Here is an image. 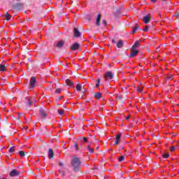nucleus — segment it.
<instances>
[{
	"instance_id": "nucleus-4",
	"label": "nucleus",
	"mask_w": 179,
	"mask_h": 179,
	"mask_svg": "<svg viewBox=\"0 0 179 179\" xmlns=\"http://www.w3.org/2000/svg\"><path fill=\"white\" fill-rule=\"evenodd\" d=\"M20 175V171L16 170V169H13L10 172V177H17V176Z\"/></svg>"
},
{
	"instance_id": "nucleus-21",
	"label": "nucleus",
	"mask_w": 179,
	"mask_h": 179,
	"mask_svg": "<svg viewBox=\"0 0 179 179\" xmlns=\"http://www.w3.org/2000/svg\"><path fill=\"white\" fill-rule=\"evenodd\" d=\"M76 89L78 92H80V90H82V85L77 84Z\"/></svg>"
},
{
	"instance_id": "nucleus-49",
	"label": "nucleus",
	"mask_w": 179,
	"mask_h": 179,
	"mask_svg": "<svg viewBox=\"0 0 179 179\" xmlns=\"http://www.w3.org/2000/svg\"><path fill=\"white\" fill-rule=\"evenodd\" d=\"M19 114V115H20V113H18Z\"/></svg>"
},
{
	"instance_id": "nucleus-17",
	"label": "nucleus",
	"mask_w": 179,
	"mask_h": 179,
	"mask_svg": "<svg viewBox=\"0 0 179 179\" xmlns=\"http://www.w3.org/2000/svg\"><path fill=\"white\" fill-rule=\"evenodd\" d=\"M6 71V66L0 64V72H5Z\"/></svg>"
},
{
	"instance_id": "nucleus-45",
	"label": "nucleus",
	"mask_w": 179,
	"mask_h": 179,
	"mask_svg": "<svg viewBox=\"0 0 179 179\" xmlns=\"http://www.w3.org/2000/svg\"><path fill=\"white\" fill-rule=\"evenodd\" d=\"M112 43H113V44H115V38L113 39Z\"/></svg>"
},
{
	"instance_id": "nucleus-40",
	"label": "nucleus",
	"mask_w": 179,
	"mask_h": 179,
	"mask_svg": "<svg viewBox=\"0 0 179 179\" xmlns=\"http://www.w3.org/2000/svg\"><path fill=\"white\" fill-rule=\"evenodd\" d=\"M167 80H170V79H173V76H169L166 78Z\"/></svg>"
},
{
	"instance_id": "nucleus-48",
	"label": "nucleus",
	"mask_w": 179,
	"mask_h": 179,
	"mask_svg": "<svg viewBox=\"0 0 179 179\" xmlns=\"http://www.w3.org/2000/svg\"><path fill=\"white\" fill-rule=\"evenodd\" d=\"M96 150H99V147H96Z\"/></svg>"
},
{
	"instance_id": "nucleus-34",
	"label": "nucleus",
	"mask_w": 179,
	"mask_h": 179,
	"mask_svg": "<svg viewBox=\"0 0 179 179\" xmlns=\"http://www.w3.org/2000/svg\"><path fill=\"white\" fill-rule=\"evenodd\" d=\"M62 90L61 88H57L55 90V93H61Z\"/></svg>"
},
{
	"instance_id": "nucleus-18",
	"label": "nucleus",
	"mask_w": 179,
	"mask_h": 179,
	"mask_svg": "<svg viewBox=\"0 0 179 179\" xmlns=\"http://www.w3.org/2000/svg\"><path fill=\"white\" fill-rule=\"evenodd\" d=\"M101 19V15L100 14L98 15L96 18V26H100V20Z\"/></svg>"
},
{
	"instance_id": "nucleus-8",
	"label": "nucleus",
	"mask_w": 179,
	"mask_h": 179,
	"mask_svg": "<svg viewBox=\"0 0 179 179\" xmlns=\"http://www.w3.org/2000/svg\"><path fill=\"white\" fill-rule=\"evenodd\" d=\"M64 44H65V40H62L58 41L57 43L55 45V47H56V48H62Z\"/></svg>"
},
{
	"instance_id": "nucleus-29",
	"label": "nucleus",
	"mask_w": 179,
	"mask_h": 179,
	"mask_svg": "<svg viewBox=\"0 0 179 179\" xmlns=\"http://www.w3.org/2000/svg\"><path fill=\"white\" fill-rule=\"evenodd\" d=\"M164 159H169L170 157V154L169 153H165L163 155Z\"/></svg>"
},
{
	"instance_id": "nucleus-11",
	"label": "nucleus",
	"mask_w": 179,
	"mask_h": 179,
	"mask_svg": "<svg viewBox=\"0 0 179 179\" xmlns=\"http://www.w3.org/2000/svg\"><path fill=\"white\" fill-rule=\"evenodd\" d=\"M120 139H121V133H119L115 140V145H118L120 143Z\"/></svg>"
},
{
	"instance_id": "nucleus-14",
	"label": "nucleus",
	"mask_w": 179,
	"mask_h": 179,
	"mask_svg": "<svg viewBox=\"0 0 179 179\" xmlns=\"http://www.w3.org/2000/svg\"><path fill=\"white\" fill-rule=\"evenodd\" d=\"M138 47H141V43H139V41H136L134 45L131 47V48H134V50H136V48H138Z\"/></svg>"
},
{
	"instance_id": "nucleus-37",
	"label": "nucleus",
	"mask_w": 179,
	"mask_h": 179,
	"mask_svg": "<svg viewBox=\"0 0 179 179\" xmlns=\"http://www.w3.org/2000/svg\"><path fill=\"white\" fill-rule=\"evenodd\" d=\"M175 16L177 17V19L179 20V12H177L175 13Z\"/></svg>"
},
{
	"instance_id": "nucleus-13",
	"label": "nucleus",
	"mask_w": 179,
	"mask_h": 179,
	"mask_svg": "<svg viewBox=\"0 0 179 179\" xmlns=\"http://www.w3.org/2000/svg\"><path fill=\"white\" fill-rule=\"evenodd\" d=\"M124 47V41L122 40H120L117 43V48H122Z\"/></svg>"
},
{
	"instance_id": "nucleus-2",
	"label": "nucleus",
	"mask_w": 179,
	"mask_h": 179,
	"mask_svg": "<svg viewBox=\"0 0 179 179\" xmlns=\"http://www.w3.org/2000/svg\"><path fill=\"white\" fill-rule=\"evenodd\" d=\"M39 114L42 118H47V115H48L47 110H45V109L43 108H39Z\"/></svg>"
},
{
	"instance_id": "nucleus-20",
	"label": "nucleus",
	"mask_w": 179,
	"mask_h": 179,
	"mask_svg": "<svg viewBox=\"0 0 179 179\" xmlns=\"http://www.w3.org/2000/svg\"><path fill=\"white\" fill-rule=\"evenodd\" d=\"M4 17H6V20H10V14L6 13L4 14Z\"/></svg>"
},
{
	"instance_id": "nucleus-25",
	"label": "nucleus",
	"mask_w": 179,
	"mask_h": 179,
	"mask_svg": "<svg viewBox=\"0 0 179 179\" xmlns=\"http://www.w3.org/2000/svg\"><path fill=\"white\" fill-rule=\"evenodd\" d=\"M87 148L90 153H94V149L90 148V145H87Z\"/></svg>"
},
{
	"instance_id": "nucleus-22",
	"label": "nucleus",
	"mask_w": 179,
	"mask_h": 179,
	"mask_svg": "<svg viewBox=\"0 0 179 179\" xmlns=\"http://www.w3.org/2000/svg\"><path fill=\"white\" fill-rule=\"evenodd\" d=\"M15 149H16V147H15V146L10 147L8 150L9 153H13V152H15Z\"/></svg>"
},
{
	"instance_id": "nucleus-35",
	"label": "nucleus",
	"mask_w": 179,
	"mask_h": 179,
	"mask_svg": "<svg viewBox=\"0 0 179 179\" xmlns=\"http://www.w3.org/2000/svg\"><path fill=\"white\" fill-rule=\"evenodd\" d=\"M83 140L84 141L85 143H87V141H89V138L87 137H83Z\"/></svg>"
},
{
	"instance_id": "nucleus-5",
	"label": "nucleus",
	"mask_w": 179,
	"mask_h": 179,
	"mask_svg": "<svg viewBox=\"0 0 179 179\" xmlns=\"http://www.w3.org/2000/svg\"><path fill=\"white\" fill-rule=\"evenodd\" d=\"M152 19V16L148 14V15H145L143 17V21L145 24H148V23H150V20Z\"/></svg>"
},
{
	"instance_id": "nucleus-31",
	"label": "nucleus",
	"mask_w": 179,
	"mask_h": 179,
	"mask_svg": "<svg viewBox=\"0 0 179 179\" xmlns=\"http://www.w3.org/2000/svg\"><path fill=\"white\" fill-rule=\"evenodd\" d=\"M95 86H96V87H99V86H100V78H98V79L96 80V84L95 85Z\"/></svg>"
},
{
	"instance_id": "nucleus-3",
	"label": "nucleus",
	"mask_w": 179,
	"mask_h": 179,
	"mask_svg": "<svg viewBox=\"0 0 179 179\" xmlns=\"http://www.w3.org/2000/svg\"><path fill=\"white\" fill-rule=\"evenodd\" d=\"M104 78L106 80H111L114 78V74L111 71H108L105 73Z\"/></svg>"
},
{
	"instance_id": "nucleus-41",
	"label": "nucleus",
	"mask_w": 179,
	"mask_h": 179,
	"mask_svg": "<svg viewBox=\"0 0 179 179\" xmlns=\"http://www.w3.org/2000/svg\"><path fill=\"white\" fill-rule=\"evenodd\" d=\"M16 120L17 121H18V122H20V117H17Z\"/></svg>"
},
{
	"instance_id": "nucleus-39",
	"label": "nucleus",
	"mask_w": 179,
	"mask_h": 179,
	"mask_svg": "<svg viewBox=\"0 0 179 179\" xmlns=\"http://www.w3.org/2000/svg\"><path fill=\"white\" fill-rule=\"evenodd\" d=\"M17 7L20 6V8H23V4L20 3V4H17Z\"/></svg>"
},
{
	"instance_id": "nucleus-15",
	"label": "nucleus",
	"mask_w": 179,
	"mask_h": 179,
	"mask_svg": "<svg viewBox=\"0 0 179 179\" xmlns=\"http://www.w3.org/2000/svg\"><path fill=\"white\" fill-rule=\"evenodd\" d=\"M94 99H101V92H96L95 94H94Z\"/></svg>"
},
{
	"instance_id": "nucleus-23",
	"label": "nucleus",
	"mask_w": 179,
	"mask_h": 179,
	"mask_svg": "<svg viewBox=\"0 0 179 179\" xmlns=\"http://www.w3.org/2000/svg\"><path fill=\"white\" fill-rule=\"evenodd\" d=\"M57 113L59 114V115H64L65 110L64 109H59L57 110Z\"/></svg>"
},
{
	"instance_id": "nucleus-19",
	"label": "nucleus",
	"mask_w": 179,
	"mask_h": 179,
	"mask_svg": "<svg viewBox=\"0 0 179 179\" xmlns=\"http://www.w3.org/2000/svg\"><path fill=\"white\" fill-rule=\"evenodd\" d=\"M66 83L68 86H72L73 85V83L72 82V80H69V79H66Z\"/></svg>"
},
{
	"instance_id": "nucleus-43",
	"label": "nucleus",
	"mask_w": 179,
	"mask_h": 179,
	"mask_svg": "<svg viewBox=\"0 0 179 179\" xmlns=\"http://www.w3.org/2000/svg\"><path fill=\"white\" fill-rule=\"evenodd\" d=\"M129 118H131V115H129L126 117L127 121H128V120H129Z\"/></svg>"
},
{
	"instance_id": "nucleus-7",
	"label": "nucleus",
	"mask_w": 179,
	"mask_h": 179,
	"mask_svg": "<svg viewBox=\"0 0 179 179\" xmlns=\"http://www.w3.org/2000/svg\"><path fill=\"white\" fill-rule=\"evenodd\" d=\"M138 52V50H135L134 48H131L129 58H134V57H136Z\"/></svg>"
},
{
	"instance_id": "nucleus-32",
	"label": "nucleus",
	"mask_w": 179,
	"mask_h": 179,
	"mask_svg": "<svg viewBox=\"0 0 179 179\" xmlns=\"http://www.w3.org/2000/svg\"><path fill=\"white\" fill-rule=\"evenodd\" d=\"M143 31H149V26L146 25L144 29H143Z\"/></svg>"
},
{
	"instance_id": "nucleus-12",
	"label": "nucleus",
	"mask_w": 179,
	"mask_h": 179,
	"mask_svg": "<svg viewBox=\"0 0 179 179\" xmlns=\"http://www.w3.org/2000/svg\"><path fill=\"white\" fill-rule=\"evenodd\" d=\"M48 157H49V159L54 158V151L51 148H50L48 150Z\"/></svg>"
},
{
	"instance_id": "nucleus-9",
	"label": "nucleus",
	"mask_w": 179,
	"mask_h": 179,
	"mask_svg": "<svg viewBox=\"0 0 179 179\" xmlns=\"http://www.w3.org/2000/svg\"><path fill=\"white\" fill-rule=\"evenodd\" d=\"M79 47H80V45L78 43H76L73 44V45L71 47V50L72 51H75L76 50H79Z\"/></svg>"
},
{
	"instance_id": "nucleus-46",
	"label": "nucleus",
	"mask_w": 179,
	"mask_h": 179,
	"mask_svg": "<svg viewBox=\"0 0 179 179\" xmlns=\"http://www.w3.org/2000/svg\"><path fill=\"white\" fill-rule=\"evenodd\" d=\"M25 129H26V131H27V129H29V127H26Z\"/></svg>"
},
{
	"instance_id": "nucleus-1",
	"label": "nucleus",
	"mask_w": 179,
	"mask_h": 179,
	"mask_svg": "<svg viewBox=\"0 0 179 179\" xmlns=\"http://www.w3.org/2000/svg\"><path fill=\"white\" fill-rule=\"evenodd\" d=\"M71 164L73 167H74L73 171L76 173L77 171H79V168L80 167L82 162H80V159L78 158V157H73L71 160Z\"/></svg>"
},
{
	"instance_id": "nucleus-38",
	"label": "nucleus",
	"mask_w": 179,
	"mask_h": 179,
	"mask_svg": "<svg viewBox=\"0 0 179 179\" xmlns=\"http://www.w3.org/2000/svg\"><path fill=\"white\" fill-rule=\"evenodd\" d=\"M102 23L104 26H107V21H106V20H103Z\"/></svg>"
},
{
	"instance_id": "nucleus-44",
	"label": "nucleus",
	"mask_w": 179,
	"mask_h": 179,
	"mask_svg": "<svg viewBox=\"0 0 179 179\" xmlns=\"http://www.w3.org/2000/svg\"><path fill=\"white\" fill-rule=\"evenodd\" d=\"M74 146H75V148H76V150H78V149H79L78 148V144H74Z\"/></svg>"
},
{
	"instance_id": "nucleus-26",
	"label": "nucleus",
	"mask_w": 179,
	"mask_h": 179,
	"mask_svg": "<svg viewBox=\"0 0 179 179\" xmlns=\"http://www.w3.org/2000/svg\"><path fill=\"white\" fill-rule=\"evenodd\" d=\"M18 153H19L20 157H24L26 156V153H24V151H19Z\"/></svg>"
},
{
	"instance_id": "nucleus-6",
	"label": "nucleus",
	"mask_w": 179,
	"mask_h": 179,
	"mask_svg": "<svg viewBox=\"0 0 179 179\" xmlns=\"http://www.w3.org/2000/svg\"><path fill=\"white\" fill-rule=\"evenodd\" d=\"M36 82H37V78L35 76L31 77L29 81L30 87H34V86H36Z\"/></svg>"
},
{
	"instance_id": "nucleus-42",
	"label": "nucleus",
	"mask_w": 179,
	"mask_h": 179,
	"mask_svg": "<svg viewBox=\"0 0 179 179\" xmlns=\"http://www.w3.org/2000/svg\"><path fill=\"white\" fill-rule=\"evenodd\" d=\"M151 2H152L153 3H156V2H157V0H150Z\"/></svg>"
},
{
	"instance_id": "nucleus-24",
	"label": "nucleus",
	"mask_w": 179,
	"mask_h": 179,
	"mask_svg": "<svg viewBox=\"0 0 179 179\" xmlns=\"http://www.w3.org/2000/svg\"><path fill=\"white\" fill-rule=\"evenodd\" d=\"M27 106H33V101L31 100H30L29 98H27Z\"/></svg>"
},
{
	"instance_id": "nucleus-10",
	"label": "nucleus",
	"mask_w": 179,
	"mask_h": 179,
	"mask_svg": "<svg viewBox=\"0 0 179 179\" xmlns=\"http://www.w3.org/2000/svg\"><path fill=\"white\" fill-rule=\"evenodd\" d=\"M74 37H80V32L77 27H74Z\"/></svg>"
},
{
	"instance_id": "nucleus-30",
	"label": "nucleus",
	"mask_w": 179,
	"mask_h": 179,
	"mask_svg": "<svg viewBox=\"0 0 179 179\" xmlns=\"http://www.w3.org/2000/svg\"><path fill=\"white\" fill-rule=\"evenodd\" d=\"M125 160V157L124 155H121L120 157L119 158V162H124Z\"/></svg>"
},
{
	"instance_id": "nucleus-47",
	"label": "nucleus",
	"mask_w": 179,
	"mask_h": 179,
	"mask_svg": "<svg viewBox=\"0 0 179 179\" xmlns=\"http://www.w3.org/2000/svg\"><path fill=\"white\" fill-rule=\"evenodd\" d=\"M64 98V96H60L59 98V99L60 100V99H63Z\"/></svg>"
},
{
	"instance_id": "nucleus-36",
	"label": "nucleus",
	"mask_w": 179,
	"mask_h": 179,
	"mask_svg": "<svg viewBox=\"0 0 179 179\" xmlns=\"http://www.w3.org/2000/svg\"><path fill=\"white\" fill-rule=\"evenodd\" d=\"M174 150H176V147L171 146V148H170V151L171 152H174Z\"/></svg>"
},
{
	"instance_id": "nucleus-33",
	"label": "nucleus",
	"mask_w": 179,
	"mask_h": 179,
	"mask_svg": "<svg viewBox=\"0 0 179 179\" xmlns=\"http://www.w3.org/2000/svg\"><path fill=\"white\" fill-rule=\"evenodd\" d=\"M143 90V88L141 87H137V92H138V93H141Z\"/></svg>"
},
{
	"instance_id": "nucleus-16",
	"label": "nucleus",
	"mask_w": 179,
	"mask_h": 179,
	"mask_svg": "<svg viewBox=\"0 0 179 179\" xmlns=\"http://www.w3.org/2000/svg\"><path fill=\"white\" fill-rule=\"evenodd\" d=\"M138 29H140L139 24H136L135 27L133 28L132 34H135V33H136V30H138Z\"/></svg>"
},
{
	"instance_id": "nucleus-50",
	"label": "nucleus",
	"mask_w": 179,
	"mask_h": 179,
	"mask_svg": "<svg viewBox=\"0 0 179 179\" xmlns=\"http://www.w3.org/2000/svg\"><path fill=\"white\" fill-rule=\"evenodd\" d=\"M162 1H166V0H162Z\"/></svg>"
},
{
	"instance_id": "nucleus-28",
	"label": "nucleus",
	"mask_w": 179,
	"mask_h": 179,
	"mask_svg": "<svg viewBox=\"0 0 179 179\" xmlns=\"http://www.w3.org/2000/svg\"><path fill=\"white\" fill-rule=\"evenodd\" d=\"M58 164L59 166H61L62 169H65V164L64 163H62V162H59Z\"/></svg>"
},
{
	"instance_id": "nucleus-27",
	"label": "nucleus",
	"mask_w": 179,
	"mask_h": 179,
	"mask_svg": "<svg viewBox=\"0 0 179 179\" xmlns=\"http://www.w3.org/2000/svg\"><path fill=\"white\" fill-rule=\"evenodd\" d=\"M59 171L63 177L65 176V169H59Z\"/></svg>"
}]
</instances>
